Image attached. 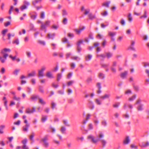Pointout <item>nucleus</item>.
<instances>
[{
  "mask_svg": "<svg viewBox=\"0 0 149 149\" xmlns=\"http://www.w3.org/2000/svg\"><path fill=\"white\" fill-rule=\"evenodd\" d=\"M104 133L101 131H99L98 134L96 135L97 139H95L93 136L90 135L88 136V138L89 139H91V141L94 143H97L99 141H100L103 147H105L107 144V141L104 139Z\"/></svg>",
  "mask_w": 149,
  "mask_h": 149,
  "instance_id": "obj_1",
  "label": "nucleus"
},
{
  "mask_svg": "<svg viewBox=\"0 0 149 149\" xmlns=\"http://www.w3.org/2000/svg\"><path fill=\"white\" fill-rule=\"evenodd\" d=\"M48 137V135H46L41 140V141L44 143L43 145L46 148L48 147L49 145V143L47 141L49 140Z\"/></svg>",
  "mask_w": 149,
  "mask_h": 149,
  "instance_id": "obj_2",
  "label": "nucleus"
},
{
  "mask_svg": "<svg viewBox=\"0 0 149 149\" xmlns=\"http://www.w3.org/2000/svg\"><path fill=\"white\" fill-rule=\"evenodd\" d=\"M23 4L20 7V9L22 10L27 8L28 6L30 5V2L26 0L23 1Z\"/></svg>",
  "mask_w": 149,
  "mask_h": 149,
  "instance_id": "obj_3",
  "label": "nucleus"
},
{
  "mask_svg": "<svg viewBox=\"0 0 149 149\" xmlns=\"http://www.w3.org/2000/svg\"><path fill=\"white\" fill-rule=\"evenodd\" d=\"M116 34V32H113L109 31L108 32V35L109 36L111 37V41H114L115 40L114 36Z\"/></svg>",
  "mask_w": 149,
  "mask_h": 149,
  "instance_id": "obj_4",
  "label": "nucleus"
},
{
  "mask_svg": "<svg viewBox=\"0 0 149 149\" xmlns=\"http://www.w3.org/2000/svg\"><path fill=\"white\" fill-rule=\"evenodd\" d=\"M50 21L48 20L45 22V24H42L40 26L41 29H45L50 24Z\"/></svg>",
  "mask_w": 149,
  "mask_h": 149,
  "instance_id": "obj_5",
  "label": "nucleus"
},
{
  "mask_svg": "<svg viewBox=\"0 0 149 149\" xmlns=\"http://www.w3.org/2000/svg\"><path fill=\"white\" fill-rule=\"evenodd\" d=\"M3 56H0V61L2 63H4L6 60L7 57L8 56V54H3Z\"/></svg>",
  "mask_w": 149,
  "mask_h": 149,
  "instance_id": "obj_6",
  "label": "nucleus"
},
{
  "mask_svg": "<svg viewBox=\"0 0 149 149\" xmlns=\"http://www.w3.org/2000/svg\"><path fill=\"white\" fill-rule=\"evenodd\" d=\"M36 111L34 107H33L32 109L30 108H27L26 109V112L27 113H32L35 112Z\"/></svg>",
  "mask_w": 149,
  "mask_h": 149,
  "instance_id": "obj_7",
  "label": "nucleus"
},
{
  "mask_svg": "<svg viewBox=\"0 0 149 149\" xmlns=\"http://www.w3.org/2000/svg\"><path fill=\"white\" fill-rule=\"evenodd\" d=\"M130 141L129 137L128 136H126L125 138L123 141V143L124 144H128Z\"/></svg>",
  "mask_w": 149,
  "mask_h": 149,
  "instance_id": "obj_8",
  "label": "nucleus"
},
{
  "mask_svg": "<svg viewBox=\"0 0 149 149\" xmlns=\"http://www.w3.org/2000/svg\"><path fill=\"white\" fill-rule=\"evenodd\" d=\"M11 50L9 48H4L3 49L1 50V53L2 54H7L5 53L6 52H11Z\"/></svg>",
  "mask_w": 149,
  "mask_h": 149,
  "instance_id": "obj_9",
  "label": "nucleus"
},
{
  "mask_svg": "<svg viewBox=\"0 0 149 149\" xmlns=\"http://www.w3.org/2000/svg\"><path fill=\"white\" fill-rule=\"evenodd\" d=\"M149 146V142L148 141L143 142L140 145L141 147H146Z\"/></svg>",
  "mask_w": 149,
  "mask_h": 149,
  "instance_id": "obj_10",
  "label": "nucleus"
},
{
  "mask_svg": "<svg viewBox=\"0 0 149 149\" xmlns=\"http://www.w3.org/2000/svg\"><path fill=\"white\" fill-rule=\"evenodd\" d=\"M40 97L38 95H31V98L33 101H36L37 99H39Z\"/></svg>",
  "mask_w": 149,
  "mask_h": 149,
  "instance_id": "obj_11",
  "label": "nucleus"
},
{
  "mask_svg": "<svg viewBox=\"0 0 149 149\" xmlns=\"http://www.w3.org/2000/svg\"><path fill=\"white\" fill-rule=\"evenodd\" d=\"M55 36V33H48L47 35V37L49 39H53Z\"/></svg>",
  "mask_w": 149,
  "mask_h": 149,
  "instance_id": "obj_12",
  "label": "nucleus"
},
{
  "mask_svg": "<svg viewBox=\"0 0 149 149\" xmlns=\"http://www.w3.org/2000/svg\"><path fill=\"white\" fill-rule=\"evenodd\" d=\"M110 94H106L100 97V98L102 100H104L106 98H108L110 96Z\"/></svg>",
  "mask_w": 149,
  "mask_h": 149,
  "instance_id": "obj_13",
  "label": "nucleus"
},
{
  "mask_svg": "<svg viewBox=\"0 0 149 149\" xmlns=\"http://www.w3.org/2000/svg\"><path fill=\"white\" fill-rule=\"evenodd\" d=\"M126 107H127L131 109H132L133 108V105L130 103H125L124 105V108L125 109Z\"/></svg>",
  "mask_w": 149,
  "mask_h": 149,
  "instance_id": "obj_14",
  "label": "nucleus"
},
{
  "mask_svg": "<svg viewBox=\"0 0 149 149\" xmlns=\"http://www.w3.org/2000/svg\"><path fill=\"white\" fill-rule=\"evenodd\" d=\"M111 3L110 1H107L104 2L102 4L103 6H105L107 8H108L109 7V5Z\"/></svg>",
  "mask_w": 149,
  "mask_h": 149,
  "instance_id": "obj_15",
  "label": "nucleus"
},
{
  "mask_svg": "<svg viewBox=\"0 0 149 149\" xmlns=\"http://www.w3.org/2000/svg\"><path fill=\"white\" fill-rule=\"evenodd\" d=\"M143 104H140L137 107V109L139 111H141L143 109Z\"/></svg>",
  "mask_w": 149,
  "mask_h": 149,
  "instance_id": "obj_16",
  "label": "nucleus"
},
{
  "mask_svg": "<svg viewBox=\"0 0 149 149\" xmlns=\"http://www.w3.org/2000/svg\"><path fill=\"white\" fill-rule=\"evenodd\" d=\"M29 126L30 125L29 124H26L23 127V130L25 132H27Z\"/></svg>",
  "mask_w": 149,
  "mask_h": 149,
  "instance_id": "obj_17",
  "label": "nucleus"
},
{
  "mask_svg": "<svg viewBox=\"0 0 149 149\" xmlns=\"http://www.w3.org/2000/svg\"><path fill=\"white\" fill-rule=\"evenodd\" d=\"M46 76L47 77L50 78H54V77L53 76L51 72L50 71H48L47 72Z\"/></svg>",
  "mask_w": 149,
  "mask_h": 149,
  "instance_id": "obj_18",
  "label": "nucleus"
},
{
  "mask_svg": "<svg viewBox=\"0 0 149 149\" xmlns=\"http://www.w3.org/2000/svg\"><path fill=\"white\" fill-rule=\"evenodd\" d=\"M128 73V72L127 71H125L123 72L122 73L120 74V77L124 79V78L125 77L127 76Z\"/></svg>",
  "mask_w": 149,
  "mask_h": 149,
  "instance_id": "obj_19",
  "label": "nucleus"
},
{
  "mask_svg": "<svg viewBox=\"0 0 149 149\" xmlns=\"http://www.w3.org/2000/svg\"><path fill=\"white\" fill-rule=\"evenodd\" d=\"M36 74V71L35 70H33L30 73L28 74V77H29L30 76H35Z\"/></svg>",
  "mask_w": 149,
  "mask_h": 149,
  "instance_id": "obj_20",
  "label": "nucleus"
},
{
  "mask_svg": "<svg viewBox=\"0 0 149 149\" xmlns=\"http://www.w3.org/2000/svg\"><path fill=\"white\" fill-rule=\"evenodd\" d=\"M88 107L91 109H93L94 108V106L93 103L92 101H90L89 102L88 104Z\"/></svg>",
  "mask_w": 149,
  "mask_h": 149,
  "instance_id": "obj_21",
  "label": "nucleus"
},
{
  "mask_svg": "<svg viewBox=\"0 0 149 149\" xmlns=\"http://www.w3.org/2000/svg\"><path fill=\"white\" fill-rule=\"evenodd\" d=\"M88 17L91 20H93L96 17L95 15H93L92 13L89 14Z\"/></svg>",
  "mask_w": 149,
  "mask_h": 149,
  "instance_id": "obj_22",
  "label": "nucleus"
},
{
  "mask_svg": "<svg viewBox=\"0 0 149 149\" xmlns=\"http://www.w3.org/2000/svg\"><path fill=\"white\" fill-rule=\"evenodd\" d=\"M92 55L91 54H88L85 56V59L87 61L90 60L92 58Z\"/></svg>",
  "mask_w": 149,
  "mask_h": 149,
  "instance_id": "obj_23",
  "label": "nucleus"
},
{
  "mask_svg": "<svg viewBox=\"0 0 149 149\" xmlns=\"http://www.w3.org/2000/svg\"><path fill=\"white\" fill-rule=\"evenodd\" d=\"M98 77L100 79H104L105 77V74L103 73L102 72H100L99 74Z\"/></svg>",
  "mask_w": 149,
  "mask_h": 149,
  "instance_id": "obj_24",
  "label": "nucleus"
},
{
  "mask_svg": "<svg viewBox=\"0 0 149 149\" xmlns=\"http://www.w3.org/2000/svg\"><path fill=\"white\" fill-rule=\"evenodd\" d=\"M136 95L135 94H134L133 95L132 97H130L128 99V100L129 101H133L136 99Z\"/></svg>",
  "mask_w": 149,
  "mask_h": 149,
  "instance_id": "obj_25",
  "label": "nucleus"
},
{
  "mask_svg": "<svg viewBox=\"0 0 149 149\" xmlns=\"http://www.w3.org/2000/svg\"><path fill=\"white\" fill-rule=\"evenodd\" d=\"M44 76L43 72L41 71L40 70H39L38 71V77H42Z\"/></svg>",
  "mask_w": 149,
  "mask_h": 149,
  "instance_id": "obj_26",
  "label": "nucleus"
},
{
  "mask_svg": "<svg viewBox=\"0 0 149 149\" xmlns=\"http://www.w3.org/2000/svg\"><path fill=\"white\" fill-rule=\"evenodd\" d=\"M35 135V134L34 132H32L31 134L29 136V139L31 141H33V138Z\"/></svg>",
  "mask_w": 149,
  "mask_h": 149,
  "instance_id": "obj_27",
  "label": "nucleus"
},
{
  "mask_svg": "<svg viewBox=\"0 0 149 149\" xmlns=\"http://www.w3.org/2000/svg\"><path fill=\"white\" fill-rule=\"evenodd\" d=\"M20 70L19 69H15L13 72V74L16 76L18 75V72L20 71Z\"/></svg>",
  "mask_w": 149,
  "mask_h": 149,
  "instance_id": "obj_28",
  "label": "nucleus"
},
{
  "mask_svg": "<svg viewBox=\"0 0 149 149\" xmlns=\"http://www.w3.org/2000/svg\"><path fill=\"white\" fill-rule=\"evenodd\" d=\"M97 57H101L103 58H102L100 59L102 61H103L104 60V58H105L106 56L104 54H97Z\"/></svg>",
  "mask_w": 149,
  "mask_h": 149,
  "instance_id": "obj_29",
  "label": "nucleus"
},
{
  "mask_svg": "<svg viewBox=\"0 0 149 149\" xmlns=\"http://www.w3.org/2000/svg\"><path fill=\"white\" fill-rule=\"evenodd\" d=\"M63 122L64 124L66 126L68 127H70V125L68 123V122L67 120H63Z\"/></svg>",
  "mask_w": 149,
  "mask_h": 149,
  "instance_id": "obj_30",
  "label": "nucleus"
},
{
  "mask_svg": "<svg viewBox=\"0 0 149 149\" xmlns=\"http://www.w3.org/2000/svg\"><path fill=\"white\" fill-rule=\"evenodd\" d=\"M108 58H109L112 56V54L110 52H106L105 53Z\"/></svg>",
  "mask_w": 149,
  "mask_h": 149,
  "instance_id": "obj_31",
  "label": "nucleus"
},
{
  "mask_svg": "<svg viewBox=\"0 0 149 149\" xmlns=\"http://www.w3.org/2000/svg\"><path fill=\"white\" fill-rule=\"evenodd\" d=\"M47 120V116H45L44 115L42 116L41 121L42 122H45Z\"/></svg>",
  "mask_w": 149,
  "mask_h": 149,
  "instance_id": "obj_32",
  "label": "nucleus"
},
{
  "mask_svg": "<svg viewBox=\"0 0 149 149\" xmlns=\"http://www.w3.org/2000/svg\"><path fill=\"white\" fill-rule=\"evenodd\" d=\"M42 0H35L32 1V3L35 6H36V4L39 2L41 1Z\"/></svg>",
  "mask_w": 149,
  "mask_h": 149,
  "instance_id": "obj_33",
  "label": "nucleus"
},
{
  "mask_svg": "<svg viewBox=\"0 0 149 149\" xmlns=\"http://www.w3.org/2000/svg\"><path fill=\"white\" fill-rule=\"evenodd\" d=\"M39 102L41 104H45L46 103L44 101V100L41 98H39Z\"/></svg>",
  "mask_w": 149,
  "mask_h": 149,
  "instance_id": "obj_34",
  "label": "nucleus"
},
{
  "mask_svg": "<svg viewBox=\"0 0 149 149\" xmlns=\"http://www.w3.org/2000/svg\"><path fill=\"white\" fill-rule=\"evenodd\" d=\"M13 99L15 100L19 101L21 99V98L19 97H17L16 95H14L13 96Z\"/></svg>",
  "mask_w": 149,
  "mask_h": 149,
  "instance_id": "obj_35",
  "label": "nucleus"
},
{
  "mask_svg": "<svg viewBox=\"0 0 149 149\" xmlns=\"http://www.w3.org/2000/svg\"><path fill=\"white\" fill-rule=\"evenodd\" d=\"M56 105V103H54V102L53 101L52 102L51 107L53 109H54L55 108Z\"/></svg>",
  "mask_w": 149,
  "mask_h": 149,
  "instance_id": "obj_36",
  "label": "nucleus"
},
{
  "mask_svg": "<svg viewBox=\"0 0 149 149\" xmlns=\"http://www.w3.org/2000/svg\"><path fill=\"white\" fill-rule=\"evenodd\" d=\"M74 31L76 32L77 34H79L82 31V29H75L74 30Z\"/></svg>",
  "mask_w": 149,
  "mask_h": 149,
  "instance_id": "obj_37",
  "label": "nucleus"
},
{
  "mask_svg": "<svg viewBox=\"0 0 149 149\" xmlns=\"http://www.w3.org/2000/svg\"><path fill=\"white\" fill-rule=\"evenodd\" d=\"M71 58L72 59L75 60H77L78 61H79L80 60V59L78 57V56H71Z\"/></svg>",
  "mask_w": 149,
  "mask_h": 149,
  "instance_id": "obj_38",
  "label": "nucleus"
},
{
  "mask_svg": "<svg viewBox=\"0 0 149 149\" xmlns=\"http://www.w3.org/2000/svg\"><path fill=\"white\" fill-rule=\"evenodd\" d=\"M13 44H15L17 45H19V41L18 39V38L16 39L15 40H14L13 42Z\"/></svg>",
  "mask_w": 149,
  "mask_h": 149,
  "instance_id": "obj_39",
  "label": "nucleus"
},
{
  "mask_svg": "<svg viewBox=\"0 0 149 149\" xmlns=\"http://www.w3.org/2000/svg\"><path fill=\"white\" fill-rule=\"evenodd\" d=\"M43 87L42 86H40L39 87V89L40 92L42 93H43L44 92V90H43Z\"/></svg>",
  "mask_w": 149,
  "mask_h": 149,
  "instance_id": "obj_40",
  "label": "nucleus"
},
{
  "mask_svg": "<svg viewBox=\"0 0 149 149\" xmlns=\"http://www.w3.org/2000/svg\"><path fill=\"white\" fill-rule=\"evenodd\" d=\"M62 77V74L61 73H58L57 75V80L59 81Z\"/></svg>",
  "mask_w": 149,
  "mask_h": 149,
  "instance_id": "obj_41",
  "label": "nucleus"
},
{
  "mask_svg": "<svg viewBox=\"0 0 149 149\" xmlns=\"http://www.w3.org/2000/svg\"><path fill=\"white\" fill-rule=\"evenodd\" d=\"M27 142V139L26 138L24 139L21 141L22 143L23 144V145H26V143Z\"/></svg>",
  "mask_w": 149,
  "mask_h": 149,
  "instance_id": "obj_42",
  "label": "nucleus"
},
{
  "mask_svg": "<svg viewBox=\"0 0 149 149\" xmlns=\"http://www.w3.org/2000/svg\"><path fill=\"white\" fill-rule=\"evenodd\" d=\"M84 41L83 40H80L78 41L77 43V46H80V45L83 43Z\"/></svg>",
  "mask_w": 149,
  "mask_h": 149,
  "instance_id": "obj_43",
  "label": "nucleus"
},
{
  "mask_svg": "<svg viewBox=\"0 0 149 149\" xmlns=\"http://www.w3.org/2000/svg\"><path fill=\"white\" fill-rule=\"evenodd\" d=\"M62 22L64 24H66L68 22L67 19L66 18H64Z\"/></svg>",
  "mask_w": 149,
  "mask_h": 149,
  "instance_id": "obj_44",
  "label": "nucleus"
},
{
  "mask_svg": "<svg viewBox=\"0 0 149 149\" xmlns=\"http://www.w3.org/2000/svg\"><path fill=\"white\" fill-rule=\"evenodd\" d=\"M65 130H66V128L65 127L62 126L61 127V131L63 134L65 132Z\"/></svg>",
  "mask_w": 149,
  "mask_h": 149,
  "instance_id": "obj_45",
  "label": "nucleus"
},
{
  "mask_svg": "<svg viewBox=\"0 0 149 149\" xmlns=\"http://www.w3.org/2000/svg\"><path fill=\"white\" fill-rule=\"evenodd\" d=\"M128 18L129 20L131 22L132 20V18L131 13H129L128 16Z\"/></svg>",
  "mask_w": 149,
  "mask_h": 149,
  "instance_id": "obj_46",
  "label": "nucleus"
},
{
  "mask_svg": "<svg viewBox=\"0 0 149 149\" xmlns=\"http://www.w3.org/2000/svg\"><path fill=\"white\" fill-rule=\"evenodd\" d=\"M26 54L28 58H30L31 57V53L30 51H26Z\"/></svg>",
  "mask_w": 149,
  "mask_h": 149,
  "instance_id": "obj_47",
  "label": "nucleus"
},
{
  "mask_svg": "<svg viewBox=\"0 0 149 149\" xmlns=\"http://www.w3.org/2000/svg\"><path fill=\"white\" fill-rule=\"evenodd\" d=\"M40 17L42 19L44 18L45 17V12H42L40 13Z\"/></svg>",
  "mask_w": 149,
  "mask_h": 149,
  "instance_id": "obj_48",
  "label": "nucleus"
},
{
  "mask_svg": "<svg viewBox=\"0 0 149 149\" xmlns=\"http://www.w3.org/2000/svg\"><path fill=\"white\" fill-rule=\"evenodd\" d=\"M146 13H147L146 11V10H145L144 11V15H143L141 16L140 17V18H142L143 17H144V18H146V17H147V15Z\"/></svg>",
  "mask_w": 149,
  "mask_h": 149,
  "instance_id": "obj_49",
  "label": "nucleus"
},
{
  "mask_svg": "<svg viewBox=\"0 0 149 149\" xmlns=\"http://www.w3.org/2000/svg\"><path fill=\"white\" fill-rule=\"evenodd\" d=\"M74 82V80H71L68 82L67 85L68 86H70Z\"/></svg>",
  "mask_w": 149,
  "mask_h": 149,
  "instance_id": "obj_50",
  "label": "nucleus"
},
{
  "mask_svg": "<svg viewBox=\"0 0 149 149\" xmlns=\"http://www.w3.org/2000/svg\"><path fill=\"white\" fill-rule=\"evenodd\" d=\"M93 121L95 125H97L99 123V121L97 118L93 119Z\"/></svg>",
  "mask_w": 149,
  "mask_h": 149,
  "instance_id": "obj_51",
  "label": "nucleus"
},
{
  "mask_svg": "<svg viewBox=\"0 0 149 149\" xmlns=\"http://www.w3.org/2000/svg\"><path fill=\"white\" fill-rule=\"evenodd\" d=\"M37 16V14L36 13L35 15H32L31 16V18L32 19H35Z\"/></svg>",
  "mask_w": 149,
  "mask_h": 149,
  "instance_id": "obj_52",
  "label": "nucleus"
},
{
  "mask_svg": "<svg viewBox=\"0 0 149 149\" xmlns=\"http://www.w3.org/2000/svg\"><path fill=\"white\" fill-rule=\"evenodd\" d=\"M141 100L140 99H139L137 100L135 102L136 104H142L141 103Z\"/></svg>",
  "mask_w": 149,
  "mask_h": 149,
  "instance_id": "obj_53",
  "label": "nucleus"
},
{
  "mask_svg": "<svg viewBox=\"0 0 149 149\" xmlns=\"http://www.w3.org/2000/svg\"><path fill=\"white\" fill-rule=\"evenodd\" d=\"M31 82L33 85H35L36 83V79L34 78H32L31 80Z\"/></svg>",
  "mask_w": 149,
  "mask_h": 149,
  "instance_id": "obj_54",
  "label": "nucleus"
},
{
  "mask_svg": "<svg viewBox=\"0 0 149 149\" xmlns=\"http://www.w3.org/2000/svg\"><path fill=\"white\" fill-rule=\"evenodd\" d=\"M70 66L72 69H74L75 67V64L74 63H70Z\"/></svg>",
  "mask_w": 149,
  "mask_h": 149,
  "instance_id": "obj_55",
  "label": "nucleus"
},
{
  "mask_svg": "<svg viewBox=\"0 0 149 149\" xmlns=\"http://www.w3.org/2000/svg\"><path fill=\"white\" fill-rule=\"evenodd\" d=\"M96 86L98 89L101 88V84L100 82H97L96 84Z\"/></svg>",
  "mask_w": 149,
  "mask_h": 149,
  "instance_id": "obj_56",
  "label": "nucleus"
},
{
  "mask_svg": "<svg viewBox=\"0 0 149 149\" xmlns=\"http://www.w3.org/2000/svg\"><path fill=\"white\" fill-rule=\"evenodd\" d=\"M9 57L12 59L13 61H14L16 58V56H13L11 55H10L9 56Z\"/></svg>",
  "mask_w": 149,
  "mask_h": 149,
  "instance_id": "obj_57",
  "label": "nucleus"
},
{
  "mask_svg": "<svg viewBox=\"0 0 149 149\" xmlns=\"http://www.w3.org/2000/svg\"><path fill=\"white\" fill-rule=\"evenodd\" d=\"M101 65L102 67L106 68L109 65V64H101Z\"/></svg>",
  "mask_w": 149,
  "mask_h": 149,
  "instance_id": "obj_58",
  "label": "nucleus"
},
{
  "mask_svg": "<svg viewBox=\"0 0 149 149\" xmlns=\"http://www.w3.org/2000/svg\"><path fill=\"white\" fill-rule=\"evenodd\" d=\"M71 55V54L69 52L67 53L66 54V58L67 59Z\"/></svg>",
  "mask_w": 149,
  "mask_h": 149,
  "instance_id": "obj_59",
  "label": "nucleus"
},
{
  "mask_svg": "<svg viewBox=\"0 0 149 149\" xmlns=\"http://www.w3.org/2000/svg\"><path fill=\"white\" fill-rule=\"evenodd\" d=\"M95 102L97 104L101 105V103L100 102V101L97 99H95Z\"/></svg>",
  "mask_w": 149,
  "mask_h": 149,
  "instance_id": "obj_60",
  "label": "nucleus"
},
{
  "mask_svg": "<svg viewBox=\"0 0 149 149\" xmlns=\"http://www.w3.org/2000/svg\"><path fill=\"white\" fill-rule=\"evenodd\" d=\"M102 124L104 126H105L107 124V123L105 120H103L102 122Z\"/></svg>",
  "mask_w": 149,
  "mask_h": 149,
  "instance_id": "obj_61",
  "label": "nucleus"
},
{
  "mask_svg": "<svg viewBox=\"0 0 149 149\" xmlns=\"http://www.w3.org/2000/svg\"><path fill=\"white\" fill-rule=\"evenodd\" d=\"M123 116L124 118H128L130 117L129 115L127 113H126L125 114H123Z\"/></svg>",
  "mask_w": 149,
  "mask_h": 149,
  "instance_id": "obj_62",
  "label": "nucleus"
},
{
  "mask_svg": "<svg viewBox=\"0 0 149 149\" xmlns=\"http://www.w3.org/2000/svg\"><path fill=\"white\" fill-rule=\"evenodd\" d=\"M101 15L104 16H106L108 14V13L107 11H104L103 13H101Z\"/></svg>",
  "mask_w": 149,
  "mask_h": 149,
  "instance_id": "obj_63",
  "label": "nucleus"
},
{
  "mask_svg": "<svg viewBox=\"0 0 149 149\" xmlns=\"http://www.w3.org/2000/svg\"><path fill=\"white\" fill-rule=\"evenodd\" d=\"M90 10L89 9H85V12L84 13V14L85 15H86L88 14L89 13V12Z\"/></svg>",
  "mask_w": 149,
  "mask_h": 149,
  "instance_id": "obj_64",
  "label": "nucleus"
}]
</instances>
